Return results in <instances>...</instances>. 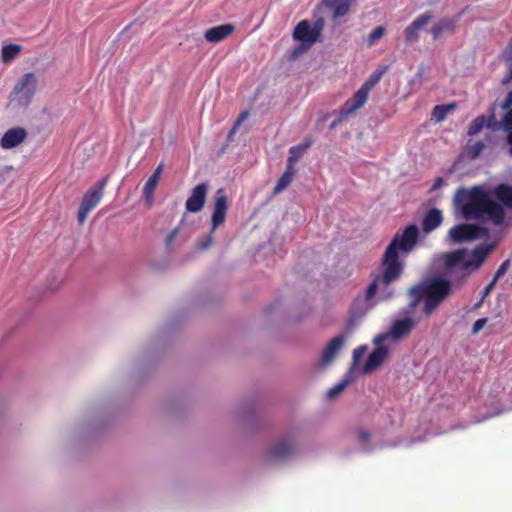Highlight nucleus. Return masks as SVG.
I'll return each instance as SVG.
<instances>
[{"instance_id":"nucleus-32","label":"nucleus","mask_w":512,"mask_h":512,"mask_svg":"<svg viewBox=\"0 0 512 512\" xmlns=\"http://www.w3.org/2000/svg\"><path fill=\"white\" fill-rule=\"evenodd\" d=\"M455 103L446 105H436L432 110V118L436 122H442L447 114L455 108Z\"/></svg>"},{"instance_id":"nucleus-37","label":"nucleus","mask_w":512,"mask_h":512,"mask_svg":"<svg viewBox=\"0 0 512 512\" xmlns=\"http://www.w3.org/2000/svg\"><path fill=\"white\" fill-rule=\"evenodd\" d=\"M386 32L385 27L377 26L373 31L369 34L367 39V46H373L378 40H380Z\"/></svg>"},{"instance_id":"nucleus-31","label":"nucleus","mask_w":512,"mask_h":512,"mask_svg":"<svg viewBox=\"0 0 512 512\" xmlns=\"http://www.w3.org/2000/svg\"><path fill=\"white\" fill-rule=\"evenodd\" d=\"M488 120H489V114L487 116L485 115H480V116H477L470 124L469 128H468V131H467V135L468 136H474V135H477L479 132H481V130L486 127L487 128V123H488Z\"/></svg>"},{"instance_id":"nucleus-15","label":"nucleus","mask_w":512,"mask_h":512,"mask_svg":"<svg viewBox=\"0 0 512 512\" xmlns=\"http://www.w3.org/2000/svg\"><path fill=\"white\" fill-rule=\"evenodd\" d=\"M429 289H430V279H428L427 281H425L423 283H420L418 285L411 287L408 291V294L411 297V301L408 304L407 308H405L403 310V313L408 315L411 312H413L415 310V308L418 306V304L420 303V301L422 299L425 300V298L429 292Z\"/></svg>"},{"instance_id":"nucleus-27","label":"nucleus","mask_w":512,"mask_h":512,"mask_svg":"<svg viewBox=\"0 0 512 512\" xmlns=\"http://www.w3.org/2000/svg\"><path fill=\"white\" fill-rule=\"evenodd\" d=\"M353 379L354 376H352V369H349L344 378L328 390L327 398H335L340 392H342L348 386L350 382L353 381Z\"/></svg>"},{"instance_id":"nucleus-13","label":"nucleus","mask_w":512,"mask_h":512,"mask_svg":"<svg viewBox=\"0 0 512 512\" xmlns=\"http://www.w3.org/2000/svg\"><path fill=\"white\" fill-rule=\"evenodd\" d=\"M494 248L495 244L490 243L480 244L473 249L471 259L467 260L465 263V266L469 267L470 273L478 270L482 266L487 256L494 250Z\"/></svg>"},{"instance_id":"nucleus-26","label":"nucleus","mask_w":512,"mask_h":512,"mask_svg":"<svg viewBox=\"0 0 512 512\" xmlns=\"http://www.w3.org/2000/svg\"><path fill=\"white\" fill-rule=\"evenodd\" d=\"M455 22L450 18H443L435 23L431 29L433 39H438L443 33L454 30Z\"/></svg>"},{"instance_id":"nucleus-30","label":"nucleus","mask_w":512,"mask_h":512,"mask_svg":"<svg viewBox=\"0 0 512 512\" xmlns=\"http://www.w3.org/2000/svg\"><path fill=\"white\" fill-rule=\"evenodd\" d=\"M310 146V142L292 146L289 149V156L287 159V166L293 167V165L303 156L305 150Z\"/></svg>"},{"instance_id":"nucleus-29","label":"nucleus","mask_w":512,"mask_h":512,"mask_svg":"<svg viewBox=\"0 0 512 512\" xmlns=\"http://www.w3.org/2000/svg\"><path fill=\"white\" fill-rule=\"evenodd\" d=\"M386 72V67H379L374 72H372L367 80L361 85V88L364 89L368 94L371 89L381 80L382 76Z\"/></svg>"},{"instance_id":"nucleus-25","label":"nucleus","mask_w":512,"mask_h":512,"mask_svg":"<svg viewBox=\"0 0 512 512\" xmlns=\"http://www.w3.org/2000/svg\"><path fill=\"white\" fill-rule=\"evenodd\" d=\"M494 196L506 207L512 208V187L507 184H499L494 189Z\"/></svg>"},{"instance_id":"nucleus-14","label":"nucleus","mask_w":512,"mask_h":512,"mask_svg":"<svg viewBox=\"0 0 512 512\" xmlns=\"http://www.w3.org/2000/svg\"><path fill=\"white\" fill-rule=\"evenodd\" d=\"M415 323L409 316L404 318L396 319L392 322L389 331L391 339L393 341H399L405 336L409 335L413 330Z\"/></svg>"},{"instance_id":"nucleus-6","label":"nucleus","mask_w":512,"mask_h":512,"mask_svg":"<svg viewBox=\"0 0 512 512\" xmlns=\"http://www.w3.org/2000/svg\"><path fill=\"white\" fill-rule=\"evenodd\" d=\"M37 83L38 79L34 73L29 72L24 74L13 88V100L16 101L18 105L27 107L34 97Z\"/></svg>"},{"instance_id":"nucleus-28","label":"nucleus","mask_w":512,"mask_h":512,"mask_svg":"<svg viewBox=\"0 0 512 512\" xmlns=\"http://www.w3.org/2000/svg\"><path fill=\"white\" fill-rule=\"evenodd\" d=\"M293 175H294L293 167H288L287 166L285 172L278 179V181H277V183H276V185L274 187L273 193L274 194H279L284 189H286L290 185V183L292 182Z\"/></svg>"},{"instance_id":"nucleus-23","label":"nucleus","mask_w":512,"mask_h":512,"mask_svg":"<svg viewBox=\"0 0 512 512\" xmlns=\"http://www.w3.org/2000/svg\"><path fill=\"white\" fill-rule=\"evenodd\" d=\"M162 171L163 164H160L152 173V175L148 178L144 185L143 196L148 202H151L153 200L154 191L158 185Z\"/></svg>"},{"instance_id":"nucleus-20","label":"nucleus","mask_w":512,"mask_h":512,"mask_svg":"<svg viewBox=\"0 0 512 512\" xmlns=\"http://www.w3.org/2000/svg\"><path fill=\"white\" fill-rule=\"evenodd\" d=\"M389 349L386 346L376 347L368 356L362 372L364 374H369L377 369L388 356Z\"/></svg>"},{"instance_id":"nucleus-50","label":"nucleus","mask_w":512,"mask_h":512,"mask_svg":"<svg viewBox=\"0 0 512 512\" xmlns=\"http://www.w3.org/2000/svg\"><path fill=\"white\" fill-rule=\"evenodd\" d=\"M483 302H484V300H482V298H481L477 303H475V304L473 305L472 309H473V310H478V309H479V308H481V306L483 305Z\"/></svg>"},{"instance_id":"nucleus-43","label":"nucleus","mask_w":512,"mask_h":512,"mask_svg":"<svg viewBox=\"0 0 512 512\" xmlns=\"http://www.w3.org/2000/svg\"><path fill=\"white\" fill-rule=\"evenodd\" d=\"M247 115H248V112H243L240 114L239 118L237 119V121L234 123L232 129L230 130L229 136H231L232 134L235 133V131L238 129L241 122L247 117Z\"/></svg>"},{"instance_id":"nucleus-1","label":"nucleus","mask_w":512,"mask_h":512,"mask_svg":"<svg viewBox=\"0 0 512 512\" xmlns=\"http://www.w3.org/2000/svg\"><path fill=\"white\" fill-rule=\"evenodd\" d=\"M419 237L416 225H408L401 233H396L387 246L381 262V273L369 284L366 299L370 300L377 293L380 300H388L394 290L390 287L403 272L404 263L399 259V252L408 254L415 247Z\"/></svg>"},{"instance_id":"nucleus-16","label":"nucleus","mask_w":512,"mask_h":512,"mask_svg":"<svg viewBox=\"0 0 512 512\" xmlns=\"http://www.w3.org/2000/svg\"><path fill=\"white\" fill-rule=\"evenodd\" d=\"M27 137V131L23 127L8 129L0 139L3 149H12L21 144Z\"/></svg>"},{"instance_id":"nucleus-44","label":"nucleus","mask_w":512,"mask_h":512,"mask_svg":"<svg viewBox=\"0 0 512 512\" xmlns=\"http://www.w3.org/2000/svg\"><path fill=\"white\" fill-rule=\"evenodd\" d=\"M357 437L360 443H366L370 439V433L366 430H359Z\"/></svg>"},{"instance_id":"nucleus-12","label":"nucleus","mask_w":512,"mask_h":512,"mask_svg":"<svg viewBox=\"0 0 512 512\" xmlns=\"http://www.w3.org/2000/svg\"><path fill=\"white\" fill-rule=\"evenodd\" d=\"M368 95L369 94L360 87L351 98L345 101L343 106L340 108V118L344 119L363 107L368 99Z\"/></svg>"},{"instance_id":"nucleus-39","label":"nucleus","mask_w":512,"mask_h":512,"mask_svg":"<svg viewBox=\"0 0 512 512\" xmlns=\"http://www.w3.org/2000/svg\"><path fill=\"white\" fill-rule=\"evenodd\" d=\"M324 20L323 18H318L314 21L313 25L311 26V29L313 30L316 37L319 39L321 32L324 28Z\"/></svg>"},{"instance_id":"nucleus-10","label":"nucleus","mask_w":512,"mask_h":512,"mask_svg":"<svg viewBox=\"0 0 512 512\" xmlns=\"http://www.w3.org/2000/svg\"><path fill=\"white\" fill-rule=\"evenodd\" d=\"M103 192L99 189H89L83 196L78 210V222L83 224L92 209L100 202Z\"/></svg>"},{"instance_id":"nucleus-18","label":"nucleus","mask_w":512,"mask_h":512,"mask_svg":"<svg viewBox=\"0 0 512 512\" xmlns=\"http://www.w3.org/2000/svg\"><path fill=\"white\" fill-rule=\"evenodd\" d=\"M433 18L430 12H426L418 16L407 28L405 29V38L407 43H415L419 39V30L424 28L428 22Z\"/></svg>"},{"instance_id":"nucleus-17","label":"nucleus","mask_w":512,"mask_h":512,"mask_svg":"<svg viewBox=\"0 0 512 512\" xmlns=\"http://www.w3.org/2000/svg\"><path fill=\"white\" fill-rule=\"evenodd\" d=\"M293 37L295 40H298L305 45L306 48L311 47L319 40L307 20H303L297 24L293 31Z\"/></svg>"},{"instance_id":"nucleus-33","label":"nucleus","mask_w":512,"mask_h":512,"mask_svg":"<svg viewBox=\"0 0 512 512\" xmlns=\"http://www.w3.org/2000/svg\"><path fill=\"white\" fill-rule=\"evenodd\" d=\"M21 46L16 44H9L2 47V61L4 63H9L13 59L16 58V56L21 51Z\"/></svg>"},{"instance_id":"nucleus-7","label":"nucleus","mask_w":512,"mask_h":512,"mask_svg":"<svg viewBox=\"0 0 512 512\" xmlns=\"http://www.w3.org/2000/svg\"><path fill=\"white\" fill-rule=\"evenodd\" d=\"M489 235V230L476 224H458L448 232V238L456 244L470 242Z\"/></svg>"},{"instance_id":"nucleus-9","label":"nucleus","mask_w":512,"mask_h":512,"mask_svg":"<svg viewBox=\"0 0 512 512\" xmlns=\"http://www.w3.org/2000/svg\"><path fill=\"white\" fill-rule=\"evenodd\" d=\"M296 453L295 439L291 435L284 436L277 440L268 450V457L275 462H283Z\"/></svg>"},{"instance_id":"nucleus-4","label":"nucleus","mask_w":512,"mask_h":512,"mask_svg":"<svg viewBox=\"0 0 512 512\" xmlns=\"http://www.w3.org/2000/svg\"><path fill=\"white\" fill-rule=\"evenodd\" d=\"M452 285L449 279L437 275L430 278V289L425 298L423 313L431 315L451 294Z\"/></svg>"},{"instance_id":"nucleus-40","label":"nucleus","mask_w":512,"mask_h":512,"mask_svg":"<svg viewBox=\"0 0 512 512\" xmlns=\"http://www.w3.org/2000/svg\"><path fill=\"white\" fill-rule=\"evenodd\" d=\"M487 322H488V318H480V319L476 320L472 326V334L473 335L478 334L483 329V327L487 324Z\"/></svg>"},{"instance_id":"nucleus-45","label":"nucleus","mask_w":512,"mask_h":512,"mask_svg":"<svg viewBox=\"0 0 512 512\" xmlns=\"http://www.w3.org/2000/svg\"><path fill=\"white\" fill-rule=\"evenodd\" d=\"M178 231H179V228L177 227V228L173 229L170 232V234L167 236V238H166V246L167 247H169L172 244L173 240L175 239V237L178 234Z\"/></svg>"},{"instance_id":"nucleus-38","label":"nucleus","mask_w":512,"mask_h":512,"mask_svg":"<svg viewBox=\"0 0 512 512\" xmlns=\"http://www.w3.org/2000/svg\"><path fill=\"white\" fill-rule=\"evenodd\" d=\"M509 267H510V260L507 259L504 262H502V264L498 267L493 278L496 279V281H498L501 277H503L507 273Z\"/></svg>"},{"instance_id":"nucleus-46","label":"nucleus","mask_w":512,"mask_h":512,"mask_svg":"<svg viewBox=\"0 0 512 512\" xmlns=\"http://www.w3.org/2000/svg\"><path fill=\"white\" fill-rule=\"evenodd\" d=\"M444 185V179L442 177H437L430 189V191H435L441 188Z\"/></svg>"},{"instance_id":"nucleus-36","label":"nucleus","mask_w":512,"mask_h":512,"mask_svg":"<svg viewBox=\"0 0 512 512\" xmlns=\"http://www.w3.org/2000/svg\"><path fill=\"white\" fill-rule=\"evenodd\" d=\"M366 351H367V346H365V345L359 346L353 350L352 365L350 367V369H352V376H354L355 367L358 365L360 360L363 358Z\"/></svg>"},{"instance_id":"nucleus-47","label":"nucleus","mask_w":512,"mask_h":512,"mask_svg":"<svg viewBox=\"0 0 512 512\" xmlns=\"http://www.w3.org/2000/svg\"><path fill=\"white\" fill-rule=\"evenodd\" d=\"M305 49H307V48H306V46H305V45H303V44L301 43V45H299V46H297V47H295V48L293 49V51H292V57H294V58H295V57H297V56H298V55H300V54H301Z\"/></svg>"},{"instance_id":"nucleus-2","label":"nucleus","mask_w":512,"mask_h":512,"mask_svg":"<svg viewBox=\"0 0 512 512\" xmlns=\"http://www.w3.org/2000/svg\"><path fill=\"white\" fill-rule=\"evenodd\" d=\"M453 202L456 212L466 220L491 222L495 226L501 225L504 221L503 206L482 186H473L471 189L459 188Z\"/></svg>"},{"instance_id":"nucleus-11","label":"nucleus","mask_w":512,"mask_h":512,"mask_svg":"<svg viewBox=\"0 0 512 512\" xmlns=\"http://www.w3.org/2000/svg\"><path fill=\"white\" fill-rule=\"evenodd\" d=\"M208 192V185L200 183L196 185L185 203V208L188 212L197 213L204 207L206 196Z\"/></svg>"},{"instance_id":"nucleus-49","label":"nucleus","mask_w":512,"mask_h":512,"mask_svg":"<svg viewBox=\"0 0 512 512\" xmlns=\"http://www.w3.org/2000/svg\"><path fill=\"white\" fill-rule=\"evenodd\" d=\"M505 123H506V126L508 128H511L512 127V111H510V113L508 114V116L506 117L505 119Z\"/></svg>"},{"instance_id":"nucleus-19","label":"nucleus","mask_w":512,"mask_h":512,"mask_svg":"<svg viewBox=\"0 0 512 512\" xmlns=\"http://www.w3.org/2000/svg\"><path fill=\"white\" fill-rule=\"evenodd\" d=\"M345 343L344 335L340 334L332 338L324 348L321 356V364L326 366L330 364L338 355Z\"/></svg>"},{"instance_id":"nucleus-34","label":"nucleus","mask_w":512,"mask_h":512,"mask_svg":"<svg viewBox=\"0 0 512 512\" xmlns=\"http://www.w3.org/2000/svg\"><path fill=\"white\" fill-rule=\"evenodd\" d=\"M504 59L508 68V73L502 79V84L506 85L510 81H512V41L509 43L508 47L505 50Z\"/></svg>"},{"instance_id":"nucleus-48","label":"nucleus","mask_w":512,"mask_h":512,"mask_svg":"<svg viewBox=\"0 0 512 512\" xmlns=\"http://www.w3.org/2000/svg\"><path fill=\"white\" fill-rule=\"evenodd\" d=\"M107 179L104 178L98 182V185L96 187H93L92 189H99L101 192H103V188L106 184Z\"/></svg>"},{"instance_id":"nucleus-51","label":"nucleus","mask_w":512,"mask_h":512,"mask_svg":"<svg viewBox=\"0 0 512 512\" xmlns=\"http://www.w3.org/2000/svg\"><path fill=\"white\" fill-rule=\"evenodd\" d=\"M336 125H337V122H336V121L332 122V123H331V128H334Z\"/></svg>"},{"instance_id":"nucleus-42","label":"nucleus","mask_w":512,"mask_h":512,"mask_svg":"<svg viewBox=\"0 0 512 512\" xmlns=\"http://www.w3.org/2000/svg\"><path fill=\"white\" fill-rule=\"evenodd\" d=\"M496 283H497L496 279H494V278H493V279L490 281V283H489V284H487V285L484 287V289H483V291H482V293H481L482 300H484V299H485V298H486V297L491 293V291L494 289V287H495Z\"/></svg>"},{"instance_id":"nucleus-8","label":"nucleus","mask_w":512,"mask_h":512,"mask_svg":"<svg viewBox=\"0 0 512 512\" xmlns=\"http://www.w3.org/2000/svg\"><path fill=\"white\" fill-rule=\"evenodd\" d=\"M467 250L464 248L445 253L444 258V271L446 275L453 276L459 274V278L464 280L470 275L469 267L465 266Z\"/></svg>"},{"instance_id":"nucleus-3","label":"nucleus","mask_w":512,"mask_h":512,"mask_svg":"<svg viewBox=\"0 0 512 512\" xmlns=\"http://www.w3.org/2000/svg\"><path fill=\"white\" fill-rule=\"evenodd\" d=\"M512 111V90L508 92L505 100L498 104L493 102L489 106V120L487 129L490 131H504L506 133L507 153L512 158V127L508 128L505 119Z\"/></svg>"},{"instance_id":"nucleus-41","label":"nucleus","mask_w":512,"mask_h":512,"mask_svg":"<svg viewBox=\"0 0 512 512\" xmlns=\"http://www.w3.org/2000/svg\"><path fill=\"white\" fill-rule=\"evenodd\" d=\"M388 339H391V336H390V334H389V331H386V332H384V333H380V334H378L377 336H375V337H374V339H373V343H374L377 347H379V346H382L381 344H382L384 341L388 340Z\"/></svg>"},{"instance_id":"nucleus-35","label":"nucleus","mask_w":512,"mask_h":512,"mask_svg":"<svg viewBox=\"0 0 512 512\" xmlns=\"http://www.w3.org/2000/svg\"><path fill=\"white\" fill-rule=\"evenodd\" d=\"M485 149L483 141H476L473 144L467 146V154L471 159H476Z\"/></svg>"},{"instance_id":"nucleus-22","label":"nucleus","mask_w":512,"mask_h":512,"mask_svg":"<svg viewBox=\"0 0 512 512\" xmlns=\"http://www.w3.org/2000/svg\"><path fill=\"white\" fill-rule=\"evenodd\" d=\"M442 221L443 216L439 209H429L423 217L422 230L428 234L438 228L442 224Z\"/></svg>"},{"instance_id":"nucleus-21","label":"nucleus","mask_w":512,"mask_h":512,"mask_svg":"<svg viewBox=\"0 0 512 512\" xmlns=\"http://www.w3.org/2000/svg\"><path fill=\"white\" fill-rule=\"evenodd\" d=\"M234 31L232 24H222L212 27L205 32V39L210 43H218L227 38Z\"/></svg>"},{"instance_id":"nucleus-5","label":"nucleus","mask_w":512,"mask_h":512,"mask_svg":"<svg viewBox=\"0 0 512 512\" xmlns=\"http://www.w3.org/2000/svg\"><path fill=\"white\" fill-rule=\"evenodd\" d=\"M228 209V200L223 188H219L214 196V208L211 217V230L210 234L202 241H199L198 248L200 250H205L209 248L213 243L212 234L216 230L217 227L222 225L226 219Z\"/></svg>"},{"instance_id":"nucleus-24","label":"nucleus","mask_w":512,"mask_h":512,"mask_svg":"<svg viewBox=\"0 0 512 512\" xmlns=\"http://www.w3.org/2000/svg\"><path fill=\"white\" fill-rule=\"evenodd\" d=\"M325 5L333 10V18H342L350 10L352 0H324Z\"/></svg>"}]
</instances>
